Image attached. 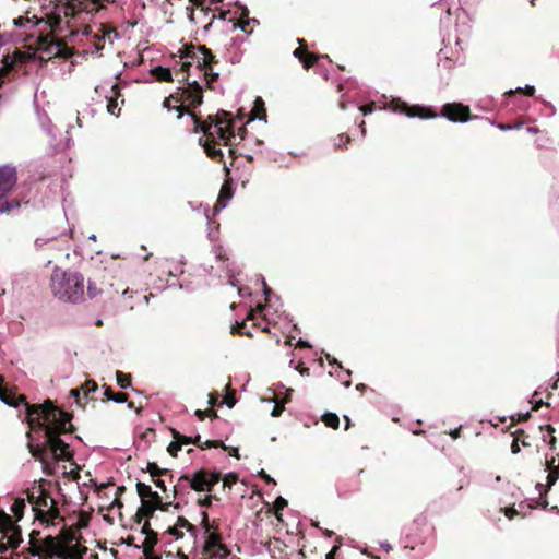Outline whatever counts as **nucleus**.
<instances>
[{
	"label": "nucleus",
	"instance_id": "obj_1",
	"mask_svg": "<svg viewBox=\"0 0 559 559\" xmlns=\"http://www.w3.org/2000/svg\"><path fill=\"white\" fill-rule=\"evenodd\" d=\"M72 415L46 400L41 405L32 406L28 412V426L31 430L44 431L49 452L55 461H70L73 454L60 436L74 431L71 424Z\"/></svg>",
	"mask_w": 559,
	"mask_h": 559
},
{
	"label": "nucleus",
	"instance_id": "obj_2",
	"mask_svg": "<svg viewBox=\"0 0 559 559\" xmlns=\"http://www.w3.org/2000/svg\"><path fill=\"white\" fill-rule=\"evenodd\" d=\"M181 59L187 61L182 62L176 75L189 74L192 64L203 73L206 87L213 90V83L218 80V73L213 71V66L217 63L215 55L204 45L194 46L192 44L183 45L179 50Z\"/></svg>",
	"mask_w": 559,
	"mask_h": 559
},
{
	"label": "nucleus",
	"instance_id": "obj_3",
	"mask_svg": "<svg viewBox=\"0 0 559 559\" xmlns=\"http://www.w3.org/2000/svg\"><path fill=\"white\" fill-rule=\"evenodd\" d=\"M50 289L58 299L76 304L84 298V277L79 272L55 267L50 278Z\"/></svg>",
	"mask_w": 559,
	"mask_h": 559
},
{
	"label": "nucleus",
	"instance_id": "obj_4",
	"mask_svg": "<svg viewBox=\"0 0 559 559\" xmlns=\"http://www.w3.org/2000/svg\"><path fill=\"white\" fill-rule=\"evenodd\" d=\"M211 124L210 133L223 145H231V141L235 138L234 133V121L231 114L225 110H221L216 115H209L206 120H202Z\"/></svg>",
	"mask_w": 559,
	"mask_h": 559
},
{
	"label": "nucleus",
	"instance_id": "obj_5",
	"mask_svg": "<svg viewBox=\"0 0 559 559\" xmlns=\"http://www.w3.org/2000/svg\"><path fill=\"white\" fill-rule=\"evenodd\" d=\"M21 543V528L13 522L11 515L0 511V554L16 549Z\"/></svg>",
	"mask_w": 559,
	"mask_h": 559
},
{
	"label": "nucleus",
	"instance_id": "obj_6",
	"mask_svg": "<svg viewBox=\"0 0 559 559\" xmlns=\"http://www.w3.org/2000/svg\"><path fill=\"white\" fill-rule=\"evenodd\" d=\"M192 120L194 123V132L201 131L204 134V140L202 141V139H200V143L203 146L207 157H210L215 163H223L224 154L222 150L217 147L222 144L219 141L214 140L215 135L213 136L212 133H210L211 124L202 122V119L195 114H192Z\"/></svg>",
	"mask_w": 559,
	"mask_h": 559
},
{
	"label": "nucleus",
	"instance_id": "obj_7",
	"mask_svg": "<svg viewBox=\"0 0 559 559\" xmlns=\"http://www.w3.org/2000/svg\"><path fill=\"white\" fill-rule=\"evenodd\" d=\"M190 74H183L178 76V82H186V86L178 87L176 95L180 97L181 104L186 105L187 109L199 107L203 103V87L198 83L197 80L189 81Z\"/></svg>",
	"mask_w": 559,
	"mask_h": 559
},
{
	"label": "nucleus",
	"instance_id": "obj_8",
	"mask_svg": "<svg viewBox=\"0 0 559 559\" xmlns=\"http://www.w3.org/2000/svg\"><path fill=\"white\" fill-rule=\"evenodd\" d=\"M36 46L39 51L47 55L46 59L59 57L68 59L73 56V49L68 47L61 39H55L52 33L39 34L37 36Z\"/></svg>",
	"mask_w": 559,
	"mask_h": 559
},
{
	"label": "nucleus",
	"instance_id": "obj_9",
	"mask_svg": "<svg viewBox=\"0 0 559 559\" xmlns=\"http://www.w3.org/2000/svg\"><path fill=\"white\" fill-rule=\"evenodd\" d=\"M222 479V474L218 471H209L205 468H201L192 474V476L189 475H182L179 478L180 481H188L190 484V488L194 491H209L211 492L213 487L218 484V481Z\"/></svg>",
	"mask_w": 559,
	"mask_h": 559
},
{
	"label": "nucleus",
	"instance_id": "obj_10",
	"mask_svg": "<svg viewBox=\"0 0 559 559\" xmlns=\"http://www.w3.org/2000/svg\"><path fill=\"white\" fill-rule=\"evenodd\" d=\"M202 516V527L204 528L205 533L207 534L203 550L204 552L211 557L212 551L218 547V545L222 544V535L218 532V524L216 521H213L210 523L209 521V514L207 512L203 511L201 513Z\"/></svg>",
	"mask_w": 559,
	"mask_h": 559
},
{
	"label": "nucleus",
	"instance_id": "obj_11",
	"mask_svg": "<svg viewBox=\"0 0 559 559\" xmlns=\"http://www.w3.org/2000/svg\"><path fill=\"white\" fill-rule=\"evenodd\" d=\"M110 0H71L63 7L64 16L74 17L79 12L86 11L91 13L97 12L105 8V3H109Z\"/></svg>",
	"mask_w": 559,
	"mask_h": 559
},
{
	"label": "nucleus",
	"instance_id": "obj_12",
	"mask_svg": "<svg viewBox=\"0 0 559 559\" xmlns=\"http://www.w3.org/2000/svg\"><path fill=\"white\" fill-rule=\"evenodd\" d=\"M27 500L32 504V509L34 511L35 520L39 512L46 509L50 503H52L53 498L50 492L43 488L41 486L33 487L32 489H27L26 491Z\"/></svg>",
	"mask_w": 559,
	"mask_h": 559
},
{
	"label": "nucleus",
	"instance_id": "obj_13",
	"mask_svg": "<svg viewBox=\"0 0 559 559\" xmlns=\"http://www.w3.org/2000/svg\"><path fill=\"white\" fill-rule=\"evenodd\" d=\"M391 105H392L393 111L404 114L405 116L411 117V118L418 117L420 119H427V118H433L437 116V114L430 107H421L419 105L411 106L407 103L402 102L400 99L392 100Z\"/></svg>",
	"mask_w": 559,
	"mask_h": 559
},
{
	"label": "nucleus",
	"instance_id": "obj_14",
	"mask_svg": "<svg viewBox=\"0 0 559 559\" xmlns=\"http://www.w3.org/2000/svg\"><path fill=\"white\" fill-rule=\"evenodd\" d=\"M17 183V170L14 166H0V195L9 194Z\"/></svg>",
	"mask_w": 559,
	"mask_h": 559
},
{
	"label": "nucleus",
	"instance_id": "obj_15",
	"mask_svg": "<svg viewBox=\"0 0 559 559\" xmlns=\"http://www.w3.org/2000/svg\"><path fill=\"white\" fill-rule=\"evenodd\" d=\"M36 520L46 526L57 525L61 522H64V518L60 514V510L55 499L52 500V503L39 512V515H37Z\"/></svg>",
	"mask_w": 559,
	"mask_h": 559
},
{
	"label": "nucleus",
	"instance_id": "obj_16",
	"mask_svg": "<svg viewBox=\"0 0 559 559\" xmlns=\"http://www.w3.org/2000/svg\"><path fill=\"white\" fill-rule=\"evenodd\" d=\"M27 204L28 200L23 193H19L16 197L9 199L8 194L0 195V215H10L17 212L22 204Z\"/></svg>",
	"mask_w": 559,
	"mask_h": 559
},
{
	"label": "nucleus",
	"instance_id": "obj_17",
	"mask_svg": "<svg viewBox=\"0 0 559 559\" xmlns=\"http://www.w3.org/2000/svg\"><path fill=\"white\" fill-rule=\"evenodd\" d=\"M32 431L33 430L29 429V431L27 432V438L31 440L28 442L29 453L36 461H39L40 463L46 464L48 462V457H49V453H50L47 441L43 444L33 443Z\"/></svg>",
	"mask_w": 559,
	"mask_h": 559
},
{
	"label": "nucleus",
	"instance_id": "obj_18",
	"mask_svg": "<svg viewBox=\"0 0 559 559\" xmlns=\"http://www.w3.org/2000/svg\"><path fill=\"white\" fill-rule=\"evenodd\" d=\"M164 108L167 110H175L177 112V118L180 119L185 112L189 114L192 117L193 111L187 109L186 105L181 104L180 97L176 95V93L170 94L168 97L164 99L163 103Z\"/></svg>",
	"mask_w": 559,
	"mask_h": 559
},
{
	"label": "nucleus",
	"instance_id": "obj_19",
	"mask_svg": "<svg viewBox=\"0 0 559 559\" xmlns=\"http://www.w3.org/2000/svg\"><path fill=\"white\" fill-rule=\"evenodd\" d=\"M110 33H116V31L103 23L99 24V29L96 33H93L92 27L88 25L85 26L84 31H83L84 35L93 36V38L96 41L95 45H96L97 49H100L103 47V45H100V43L104 41L105 38L110 35Z\"/></svg>",
	"mask_w": 559,
	"mask_h": 559
},
{
	"label": "nucleus",
	"instance_id": "obj_20",
	"mask_svg": "<svg viewBox=\"0 0 559 559\" xmlns=\"http://www.w3.org/2000/svg\"><path fill=\"white\" fill-rule=\"evenodd\" d=\"M120 96H121V93H120V88H119L118 84H114L111 86V94L106 96L107 111L115 117L120 116L121 108L119 107V103H118V99Z\"/></svg>",
	"mask_w": 559,
	"mask_h": 559
},
{
	"label": "nucleus",
	"instance_id": "obj_21",
	"mask_svg": "<svg viewBox=\"0 0 559 559\" xmlns=\"http://www.w3.org/2000/svg\"><path fill=\"white\" fill-rule=\"evenodd\" d=\"M40 544H41V548H43V554L47 558L53 559V558H56V556L59 555V552H58L59 537L49 535V536L45 537Z\"/></svg>",
	"mask_w": 559,
	"mask_h": 559
},
{
	"label": "nucleus",
	"instance_id": "obj_22",
	"mask_svg": "<svg viewBox=\"0 0 559 559\" xmlns=\"http://www.w3.org/2000/svg\"><path fill=\"white\" fill-rule=\"evenodd\" d=\"M0 399L2 401H4L5 403L10 404V405H15L17 406L19 404H24L25 407H26V419L28 420V412H29V408L32 406H37L38 404H29L27 401H26V396L23 395V394H20L17 396V400L15 402L11 401L9 399V396L5 395V392L2 388H0Z\"/></svg>",
	"mask_w": 559,
	"mask_h": 559
},
{
	"label": "nucleus",
	"instance_id": "obj_23",
	"mask_svg": "<svg viewBox=\"0 0 559 559\" xmlns=\"http://www.w3.org/2000/svg\"><path fill=\"white\" fill-rule=\"evenodd\" d=\"M98 389L97 383L94 380H87L81 388L72 389L71 395L79 402L80 393L83 392L84 396H87L91 392H96Z\"/></svg>",
	"mask_w": 559,
	"mask_h": 559
},
{
	"label": "nucleus",
	"instance_id": "obj_24",
	"mask_svg": "<svg viewBox=\"0 0 559 559\" xmlns=\"http://www.w3.org/2000/svg\"><path fill=\"white\" fill-rule=\"evenodd\" d=\"M171 435H173L174 439H178L179 438V440H181L182 444H194L198 448L204 450V445L202 444L201 436L200 435H198L195 437H188V436L181 435L176 429H171Z\"/></svg>",
	"mask_w": 559,
	"mask_h": 559
},
{
	"label": "nucleus",
	"instance_id": "obj_25",
	"mask_svg": "<svg viewBox=\"0 0 559 559\" xmlns=\"http://www.w3.org/2000/svg\"><path fill=\"white\" fill-rule=\"evenodd\" d=\"M152 75L159 82H173V75L169 68H164L162 66L155 67L152 69Z\"/></svg>",
	"mask_w": 559,
	"mask_h": 559
},
{
	"label": "nucleus",
	"instance_id": "obj_26",
	"mask_svg": "<svg viewBox=\"0 0 559 559\" xmlns=\"http://www.w3.org/2000/svg\"><path fill=\"white\" fill-rule=\"evenodd\" d=\"M255 118L260 120H266V109L261 97H258L254 100V107L252 109V116L250 119L253 120Z\"/></svg>",
	"mask_w": 559,
	"mask_h": 559
},
{
	"label": "nucleus",
	"instance_id": "obj_27",
	"mask_svg": "<svg viewBox=\"0 0 559 559\" xmlns=\"http://www.w3.org/2000/svg\"><path fill=\"white\" fill-rule=\"evenodd\" d=\"M145 539L143 542V554L150 555L154 551L155 545L158 543V534L157 533H147L145 535Z\"/></svg>",
	"mask_w": 559,
	"mask_h": 559
},
{
	"label": "nucleus",
	"instance_id": "obj_28",
	"mask_svg": "<svg viewBox=\"0 0 559 559\" xmlns=\"http://www.w3.org/2000/svg\"><path fill=\"white\" fill-rule=\"evenodd\" d=\"M231 197H233V191H231L230 186L228 183H224L221 188L219 195H218L217 202L215 204V207L216 209L218 206L224 207L226 201H228Z\"/></svg>",
	"mask_w": 559,
	"mask_h": 559
},
{
	"label": "nucleus",
	"instance_id": "obj_29",
	"mask_svg": "<svg viewBox=\"0 0 559 559\" xmlns=\"http://www.w3.org/2000/svg\"><path fill=\"white\" fill-rule=\"evenodd\" d=\"M104 395L107 400L116 403H124L128 401V394L123 392H114L110 386H105Z\"/></svg>",
	"mask_w": 559,
	"mask_h": 559
},
{
	"label": "nucleus",
	"instance_id": "obj_30",
	"mask_svg": "<svg viewBox=\"0 0 559 559\" xmlns=\"http://www.w3.org/2000/svg\"><path fill=\"white\" fill-rule=\"evenodd\" d=\"M138 510L140 511V518H144L145 520L153 518L156 511L155 507L147 500H142L141 507Z\"/></svg>",
	"mask_w": 559,
	"mask_h": 559
},
{
	"label": "nucleus",
	"instance_id": "obj_31",
	"mask_svg": "<svg viewBox=\"0 0 559 559\" xmlns=\"http://www.w3.org/2000/svg\"><path fill=\"white\" fill-rule=\"evenodd\" d=\"M146 471L151 474L153 479L170 474V471L160 468L155 462H148Z\"/></svg>",
	"mask_w": 559,
	"mask_h": 559
},
{
	"label": "nucleus",
	"instance_id": "obj_32",
	"mask_svg": "<svg viewBox=\"0 0 559 559\" xmlns=\"http://www.w3.org/2000/svg\"><path fill=\"white\" fill-rule=\"evenodd\" d=\"M43 19H37L35 15L33 17L28 16H20L14 19V25L17 27H25L27 24H32V26H36L41 24Z\"/></svg>",
	"mask_w": 559,
	"mask_h": 559
},
{
	"label": "nucleus",
	"instance_id": "obj_33",
	"mask_svg": "<svg viewBox=\"0 0 559 559\" xmlns=\"http://www.w3.org/2000/svg\"><path fill=\"white\" fill-rule=\"evenodd\" d=\"M86 551L87 548L85 546H81L79 544L71 545L68 552V559H83V556L86 554Z\"/></svg>",
	"mask_w": 559,
	"mask_h": 559
},
{
	"label": "nucleus",
	"instance_id": "obj_34",
	"mask_svg": "<svg viewBox=\"0 0 559 559\" xmlns=\"http://www.w3.org/2000/svg\"><path fill=\"white\" fill-rule=\"evenodd\" d=\"M117 384L121 389H129L132 385V377L130 373H123L122 371L116 372Z\"/></svg>",
	"mask_w": 559,
	"mask_h": 559
},
{
	"label": "nucleus",
	"instance_id": "obj_35",
	"mask_svg": "<svg viewBox=\"0 0 559 559\" xmlns=\"http://www.w3.org/2000/svg\"><path fill=\"white\" fill-rule=\"evenodd\" d=\"M540 429H545L547 435L543 436V440L548 442L551 450H555L556 437L554 436L555 428L551 425L540 426Z\"/></svg>",
	"mask_w": 559,
	"mask_h": 559
},
{
	"label": "nucleus",
	"instance_id": "obj_36",
	"mask_svg": "<svg viewBox=\"0 0 559 559\" xmlns=\"http://www.w3.org/2000/svg\"><path fill=\"white\" fill-rule=\"evenodd\" d=\"M322 421L326 427L337 429L340 426V418L335 413H326L322 416Z\"/></svg>",
	"mask_w": 559,
	"mask_h": 559
},
{
	"label": "nucleus",
	"instance_id": "obj_37",
	"mask_svg": "<svg viewBox=\"0 0 559 559\" xmlns=\"http://www.w3.org/2000/svg\"><path fill=\"white\" fill-rule=\"evenodd\" d=\"M24 509L25 500L21 498L15 499V501L12 504L11 511L14 513L17 521L23 516Z\"/></svg>",
	"mask_w": 559,
	"mask_h": 559
},
{
	"label": "nucleus",
	"instance_id": "obj_38",
	"mask_svg": "<svg viewBox=\"0 0 559 559\" xmlns=\"http://www.w3.org/2000/svg\"><path fill=\"white\" fill-rule=\"evenodd\" d=\"M45 24V27L46 28H50L51 32L56 31L57 27H59L60 23H61V17L59 14H52V15H48L47 16V20L43 22Z\"/></svg>",
	"mask_w": 559,
	"mask_h": 559
},
{
	"label": "nucleus",
	"instance_id": "obj_39",
	"mask_svg": "<svg viewBox=\"0 0 559 559\" xmlns=\"http://www.w3.org/2000/svg\"><path fill=\"white\" fill-rule=\"evenodd\" d=\"M105 292L103 286H97V283L93 280L88 281L87 284V295L90 298H94Z\"/></svg>",
	"mask_w": 559,
	"mask_h": 559
},
{
	"label": "nucleus",
	"instance_id": "obj_40",
	"mask_svg": "<svg viewBox=\"0 0 559 559\" xmlns=\"http://www.w3.org/2000/svg\"><path fill=\"white\" fill-rule=\"evenodd\" d=\"M350 141L352 139L348 134L341 133L334 140V147L336 150H344Z\"/></svg>",
	"mask_w": 559,
	"mask_h": 559
},
{
	"label": "nucleus",
	"instance_id": "obj_41",
	"mask_svg": "<svg viewBox=\"0 0 559 559\" xmlns=\"http://www.w3.org/2000/svg\"><path fill=\"white\" fill-rule=\"evenodd\" d=\"M136 491L142 500H145V498H150V496H152L153 492L150 485H146L141 481L136 483Z\"/></svg>",
	"mask_w": 559,
	"mask_h": 559
},
{
	"label": "nucleus",
	"instance_id": "obj_42",
	"mask_svg": "<svg viewBox=\"0 0 559 559\" xmlns=\"http://www.w3.org/2000/svg\"><path fill=\"white\" fill-rule=\"evenodd\" d=\"M231 333L252 337V333L249 330H247V324L245 321L236 322V324L231 326Z\"/></svg>",
	"mask_w": 559,
	"mask_h": 559
},
{
	"label": "nucleus",
	"instance_id": "obj_43",
	"mask_svg": "<svg viewBox=\"0 0 559 559\" xmlns=\"http://www.w3.org/2000/svg\"><path fill=\"white\" fill-rule=\"evenodd\" d=\"M456 122H465L468 120V108L464 105L456 103Z\"/></svg>",
	"mask_w": 559,
	"mask_h": 559
},
{
	"label": "nucleus",
	"instance_id": "obj_44",
	"mask_svg": "<svg viewBox=\"0 0 559 559\" xmlns=\"http://www.w3.org/2000/svg\"><path fill=\"white\" fill-rule=\"evenodd\" d=\"M229 554H230V550L228 549V547L222 543L221 545H218V547L216 549H214L212 551V556L210 558L224 559V558L228 557Z\"/></svg>",
	"mask_w": 559,
	"mask_h": 559
},
{
	"label": "nucleus",
	"instance_id": "obj_45",
	"mask_svg": "<svg viewBox=\"0 0 559 559\" xmlns=\"http://www.w3.org/2000/svg\"><path fill=\"white\" fill-rule=\"evenodd\" d=\"M319 56L313 52H308L307 56L300 61L305 69L312 68L319 60Z\"/></svg>",
	"mask_w": 559,
	"mask_h": 559
},
{
	"label": "nucleus",
	"instance_id": "obj_46",
	"mask_svg": "<svg viewBox=\"0 0 559 559\" xmlns=\"http://www.w3.org/2000/svg\"><path fill=\"white\" fill-rule=\"evenodd\" d=\"M299 47L294 50V56L301 61L307 53L309 52L307 49V44L305 39H298Z\"/></svg>",
	"mask_w": 559,
	"mask_h": 559
},
{
	"label": "nucleus",
	"instance_id": "obj_47",
	"mask_svg": "<svg viewBox=\"0 0 559 559\" xmlns=\"http://www.w3.org/2000/svg\"><path fill=\"white\" fill-rule=\"evenodd\" d=\"M61 540H64L67 544L70 545V543L75 538L74 531L72 528L67 527L66 525L61 530L60 535L58 536Z\"/></svg>",
	"mask_w": 559,
	"mask_h": 559
},
{
	"label": "nucleus",
	"instance_id": "obj_48",
	"mask_svg": "<svg viewBox=\"0 0 559 559\" xmlns=\"http://www.w3.org/2000/svg\"><path fill=\"white\" fill-rule=\"evenodd\" d=\"M182 442L181 440L178 439H174L170 444L168 445L167 448V451L168 453L173 456V457H177V454L178 452L181 450L182 448Z\"/></svg>",
	"mask_w": 559,
	"mask_h": 559
},
{
	"label": "nucleus",
	"instance_id": "obj_49",
	"mask_svg": "<svg viewBox=\"0 0 559 559\" xmlns=\"http://www.w3.org/2000/svg\"><path fill=\"white\" fill-rule=\"evenodd\" d=\"M176 525L178 527L186 528L188 532L193 534L197 532V527L191 524L185 516H178Z\"/></svg>",
	"mask_w": 559,
	"mask_h": 559
},
{
	"label": "nucleus",
	"instance_id": "obj_50",
	"mask_svg": "<svg viewBox=\"0 0 559 559\" xmlns=\"http://www.w3.org/2000/svg\"><path fill=\"white\" fill-rule=\"evenodd\" d=\"M71 545L67 544L64 540L59 538L58 552L59 555L56 558L59 559H68V552L70 550Z\"/></svg>",
	"mask_w": 559,
	"mask_h": 559
},
{
	"label": "nucleus",
	"instance_id": "obj_51",
	"mask_svg": "<svg viewBox=\"0 0 559 559\" xmlns=\"http://www.w3.org/2000/svg\"><path fill=\"white\" fill-rule=\"evenodd\" d=\"M286 507H287V500L285 498L280 496L275 499L274 509H275L277 520H281V516H282L278 512Z\"/></svg>",
	"mask_w": 559,
	"mask_h": 559
},
{
	"label": "nucleus",
	"instance_id": "obj_52",
	"mask_svg": "<svg viewBox=\"0 0 559 559\" xmlns=\"http://www.w3.org/2000/svg\"><path fill=\"white\" fill-rule=\"evenodd\" d=\"M213 500H219V498L215 495H207L204 498L199 499L198 504L203 508H210Z\"/></svg>",
	"mask_w": 559,
	"mask_h": 559
},
{
	"label": "nucleus",
	"instance_id": "obj_53",
	"mask_svg": "<svg viewBox=\"0 0 559 559\" xmlns=\"http://www.w3.org/2000/svg\"><path fill=\"white\" fill-rule=\"evenodd\" d=\"M194 415L200 419V420H204L205 417H214L216 418L217 417V414L215 411L213 409H205V411H202V409H197Z\"/></svg>",
	"mask_w": 559,
	"mask_h": 559
},
{
	"label": "nucleus",
	"instance_id": "obj_54",
	"mask_svg": "<svg viewBox=\"0 0 559 559\" xmlns=\"http://www.w3.org/2000/svg\"><path fill=\"white\" fill-rule=\"evenodd\" d=\"M204 445V449L206 448H222L224 450H227V445L222 440H206L205 442H202Z\"/></svg>",
	"mask_w": 559,
	"mask_h": 559
},
{
	"label": "nucleus",
	"instance_id": "obj_55",
	"mask_svg": "<svg viewBox=\"0 0 559 559\" xmlns=\"http://www.w3.org/2000/svg\"><path fill=\"white\" fill-rule=\"evenodd\" d=\"M31 556H40L43 554V548L40 543H29V547L27 549Z\"/></svg>",
	"mask_w": 559,
	"mask_h": 559
},
{
	"label": "nucleus",
	"instance_id": "obj_56",
	"mask_svg": "<svg viewBox=\"0 0 559 559\" xmlns=\"http://www.w3.org/2000/svg\"><path fill=\"white\" fill-rule=\"evenodd\" d=\"M238 480V476L235 473H229L223 478V486L224 487H231L234 484H236Z\"/></svg>",
	"mask_w": 559,
	"mask_h": 559
},
{
	"label": "nucleus",
	"instance_id": "obj_57",
	"mask_svg": "<svg viewBox=\"0 0 559 559\" xmlns=\"http://www.w3.org/2000/svg\"><path fill=\"white\" fill-rule=\"evenodd\" d=\"M442 115L450 121H454V104L444 105Z\"/></svg>",
	"mask_w": 559,
	"mask_h": 559
},
{
	"label": "nucleus",
	"instance_id": "obj_58",
	"mask_svg": "<svg viewBox=\"0 0 559 559\" xmlns=\"http://www.w3.org/2000/svg\"><path fill=\"white\" fill-rule=\"evenodd\" d=\"M150 499L151 500H147L148 502H151V504L153 507H155V509L157 510V508H162V497L158 495V492L156 491H153L152 492V496H150Z\"/></svg>",
	"mask_w": 559,
	"mask_h": 559
},
{
	"label": "nucleus",
	"instance_id": "obj_59",
	"mask_svg": "<svg viewBox=\"0 0 559 559\" xmlns=\"http://www.w3.org/2000/svg\"><path fill=\"white\" fill-rule=\"evenodd\" d=\"M167 533L175 536L177 539L182 538L183 533L179 530V527L175 524L167 530Z\"/></svg>",
	"mask_w": 559,
	"mask_h": 559
},
{
	"label": "nucleus",
	"instance_id": "obj_60",
	"mask_svg": "<svg viewBox=\"0 0 559 559\" xmlns=\"http://www.w3.org/2000/svg\"><path fill=\"white\" fill-rule=\"evenodd\" d=\"M230 13L229 10H221L218 15L213 14L211 22L205 26V29H207L211 25L214 19L218 17L221 20H226L227 15Z\"/></svg>",
	"mask_w": 559,
	"mask_h": 559
},
{
	"label": "nucleus",
	"instance_id": "obj_61",
	"mask_svg": "<svg viewBox=\"0 0 559 559\" xmlns=\"http://www.w3.org/2000/svg\"><path fill=\"white\" fill-rule=\"evenodd\" d=\"M193 7H197L199 8L201 11H204V12H207L210 11L211 9L210 8H205V0H189Z\"/></svg>",
	"mask_w": 559,
	"mask_h": 559
},
{
	"label": "nucleus",
	"instance_id": "obj_62",
	"mask_svg": "<svg viewBox=\"0 0 559 559\" xmlns=\"http://www.w3.org/2000/svg\"><path fill=\"white\" fill-rule=\"evenodd\" d=\"M258 475L267 484H276L275 480L269 474H266L264 469H261Z\"/></svg>",
	"mask_w": 559,
	"mask_h": 559
},
{
	"label": "nucleus",
	"instance_id": "obj_63",
	"mask_svg": "<svg viewBox=\"0 0 559 559\" xmlns=\"http://www.w3.org/2000/svg\"><path fill=\"white\" fill-rule=\"evenodd\" d=\"M283 411H284V406H283V405H281V404H278V403H276V404L274 405V407H273V411H272L271 415H272L273 417H278V416H281V414L283 413Z\"/></svg>",
	"mask_w": 559,
	"mask_h": 559
},
{
	"label": "nucleus",
	"instance_id": "obj_64",
	"mask_svg": "<svg viewBox=\"0 0 559 559\" xmlns=\"http://www.w3.org/2000/svg\"><path fill=\"white\" fill-rule=\"evenodd\" d=\"M11 69H12V63L11 64L5 63L2 68H0V79L5 78L9 74V72L11 71Z\"/></svg>",
	"mask_w": 559,
	"mask_h": 559
}]
</instances>
